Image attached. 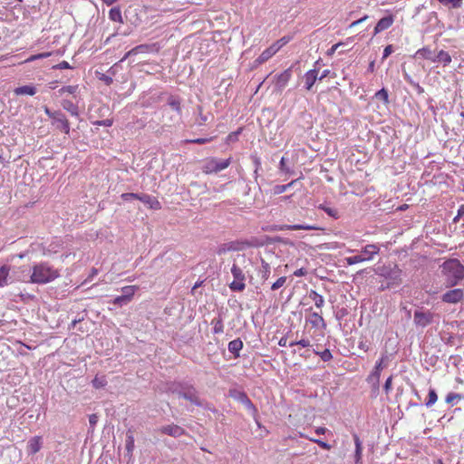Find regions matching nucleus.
I'll list each match as a JSON object with an SVG mask.
<instances>
[{"label":"nucleus","instance_id":"nucleus-11","mask_svg":"<svg viewBox=\"0 0 464 464\" xmlns=\"http://www.w3.org/2000/svg\"><path fill=\"white\" fill-rule=\"evenodd\" d=\"M464 297V292L460 288H455L447 291L441 296V301L447 304H457Z\"/></svg>","mask_w":464,"mask_h":464},{"label":"nucleus","instance_id":"nucleus-60","mask_svg":"<svg viewBox=\"0 0 464 464\" xmlns=\"http://www.w3.org/2000/svg\"><path fill=\"white\" fill-rule=\"evenodd\" d=\"M410 84H411L415 88L418 94H422L424 92V89L418 82L414 81H410Z\"/></svg>","mask_w":464,"mask_h":464},{"label":"nucleus","instance_id":"nucleus-3","mask_svg":"<svg viewBox=\"0 0 464 464\" xmlns=\"http://www.w3.org/2000/svg\"><path fill=\"white\" fill-rule=\"evenodd\" d=\"M376 274L385 279V284L382 283L380 286L381 290L389 289L394 286H398L401 284V274L402 271L397 265L382 266L377 268Z\"/></svg>","mask_w":464,"mask_h":464},{"label":"nucleus","instance_id":"nucleus-30","mask_svg":"<svg viewBox=\"0 0 464 464\" xmlns=\"http://www.w3.org/2000/svg\"><path fill=\"white\" fill-rule=\"evenodd\" d=\"M353 440H354V444H355L354 457H355L356 463H358L362 459V441H361L360 438L358 437V435L354 434Z\"/></svg>","mask_w":464,"mask_h":464},{"label":"nucleus","instance_id":"nucleus-42","mask_svg":"<svg viewBox=\"0 0 464 464\" xmlns=\"http://www.w3.org/2000/svg\"><path fill=\"white\" fill-rule=\"evenodd\" d=\"M296 180H293L291 181L290 183L288 184H285V185H276L274 187L273 190H274V194L275 195H279V194H282L284 193L285 191H286V189L290 187H292V185L295 182Z\"/></svg>","mask_w":464,"mask_h":464},{"label":"nucleus","instance_id":"nucleus-39","mask_svg":"<svg viewBox=\"0 0 464 464\" xmlns=\"http://www.w3.org/2000/svg\"><path fill=\"white\" fill-rule=\"evenodd\" d=\"M137 289V286L135 285H128V286H124L122 287L121 291H122V295L127 298L129 299L130 301H131L134 294H135V291Z\"/></svg>","mask_w":464,"mask_h":464},{"label":"nucleus","instance_id":"nucleus-28","mask_svg":"<svg viewBox=\"0 0 464 464\" xmlns=\"http://www.w3.org/2000/svg\"><path fill=\"white\" fill-rule=\"evenodd\" d=\"M419 55L424 59L430 60L431 62H433V59L435 58V56L433 55V52L428 46L419 49L416 52L414 57H417Z\"/></svg>","mask_w":464,"mask_h":464},{"label":"nucleus","instance_id":"nucleus-5","mask_svg":"<svg viewBox=\"0 0 464 464\" xmlns=\"http://www.w3.org/2000/svg\"><path fill=\"white\" fill-rule=\"evenodd\" d=\"M291 36H284L275 42L271 46L266 48L262 53L256 59L255 63L259 65L268 61L274 56L284 45L289 43Z\"/></svg>","mask_w":464,"mask_h":464},{"label":"nucleus","instance_id":"nucleus-17","mask_svg":"<svg viewBox=\"0 0 464 464\" xmlns=\"http://www.w3.org/2000/svg\"><path fill=\"white\" fill-rule=\"evenodd\" d=\"M61 105L63 110L68 111L72 116L79 117L80 111L77 104L73 103L72 101L64 99L61 102Z\"/></svg>","mask_w":464,"mask_h":464},{"label":"nucleus","instance_id":"nucleus-7","mask_svg":"<svg viewBox=\"0 0 464 464\" xmlns=\"http://www.w3.org/2000/svg\"><path fill=\"white\" fill-rule=\"evenodd\" d=\"M231 163V158L227 160H218L216 158H209L206 160L202 166V171L206 174L218 173L227 169Z\"/></svg>","mask_w":464,"mask_h":464},{"label":"nucleus","instance_id":"nucleus-29","mask_svg":"<svg viewBox=\"0 0 464 464\" xmlns=\"http://www.w3.org/2000/svg\"><path fill=\"white\" fill-rule=\"evenodd\" d=\"M308 297L314 302L317 308H321L324 304L323 295H319L316 291L311 290L308 294Z\"/></svg>","mask_w":464,"mask_h":464},{"label":"nucleus","instance_id":"nucleus-54","mask_svg":"<svg viewBox=\"0 0 464 464\" xmlns=\"http://www.w3.org/2000/svg\"><path fill=\"white\" fill-rule=\"evenodd\" d=\"M112 123H113L112 119H105L102 121H96L95 122H93V124H95V125L105 126V127H110L112 125Z\"/></svg>","mask_w":464,"mask_h":464},{"label":"nucleus","instance_id":"nucleus-64","mask_svg":"<svg viewBox=\"0 0 464 464\" xmlns=\"http://www.w3.org/2000/svg\"><path fill=\"white\" fill-rule=\"evenodd\" d=\"M367 382L372 384V392L377 393L379 392L380 381H378V382H376V384H375L374 381H367Z\"/></svg>","mask_w":464,"mask_h":464},{"label":"nucleus","instance_id":"nucleus-38","mask_svg":"<svg viewBox=\"0 0 464 464\" xmlns=\"http://www.w3.org/2000/svg\"><path fill=\"white\" fill-rule=\"evenodd\" d=\"M464 396L460 393H456V392H450L448 393V395L446 396V402L448 404H451V405H455L457 403L458 401L463 399Z\"/></svg>","mask_w":464,"mask_h":464},{"label":"nucleus","instance_id":"nucleus-46","mask_svg":"<svg viewBox=\"0 0 464 464\" xmlns=\"http://www.w3.org/2000/svg\"><path fill=\"white\" fill-rule=\"evenodd\" d=\"M286 276L279 277L271 286V290L276 291L282 287L286 282Z\"/></svg>","mask_w":464,"mask_h":464},{"label":"nucleus","instance_id":"nucleus-19","mask_svg":"<svg viewBox=\"0 0 464 464\" xmlns=\"http://www.w3.org/2000/svg\"><path fill=\"white\" fill-rule=\"evenodd\" d=\"M134 448H135V445H134L133 432L130 429H129L126 432V444H125V449L127 451L126 455L129 457V459H130L132 457Z\"/></svg>","mask_w":464,"mask_h":464},{"label":"nucleus","instance_id":"nucleus-10","mask_svg":"<svg viewBox=\"0 0 464 464\" xmlns=\"http://www.w3.org/2000/svg\"><path fill=\"white\" fill-rule=\"evenodd\" d=\"M252 244L247 241H231L220 245L217 250L218 255H223L227 251H238L244 249L246 246H251Z\"/></svg>","mask_w":464,"mask_h":464},{"label":"nucleus","instance_id":"nucleus-25","mask_svg":"<svg viewBox=\"0 0 464 464\" xmlns=\"http://www.w3.org/2000/svg\"><path fill=\"white\" fill-rule=\"evenodd\" d=\"M433 63H442L444 66H447L451 63V56L448 52L440 50L433 59Z\"/></svg>","mask_w":464,"mask_h":464},{"label":"nucleus","instance_id":"nucleus-23","mask_svg":"<svg viewBox=\"0 0 464 464\" xmlns=\"http://www.w3.org/2000/svg\"><path fill=\"white\" fill-rule=\"evenodd\" d=\"M14 93L19 95H30L33 96L36 93V88L33 85H24L17 87L14 90Z\"/></svg>","mask_w":464,"mask_h":464},{"label":"nucleus","instance_id":"nucleus-34","mask_svg":"<svg viewBox=\"0 0 464 464\" xmlns=\"http://www.w3.org/2000/svg\"><path fill=\"white\" fill-rule=\"evenodd\" d=\"M270 272H271L270 265L267 262H266L264 259H262L261 260V268L259 270L261 278L264 281H266L269 277Z\"/></svg>","mask_w":464,"mask_h":464},{"label":"nucleus","instance_id":"nucleus-6","mask_svg":"<svg viewBox=\"0 0 464 464\" xmlns=\"http://www.w3.org/2000/svg\"><path fill=\"white\" fill-rule=\"evenodd\" d=\"M379 250L380 248L376 245H366L362 248L361 254L346 257V263L351 266L366 260H371L374 255L378 254Z\"/></svg>","mask_w":464,"mask_h":464},{"label":"nucleus","instance_id":"nucleus-58","mask_svg":"<svg viewBox=\"0 0 464 464\" xmlns=\"http://www.w3.org/2000/svg\"><path fill=\"white\" fill-rule=\"evenodd\" d=\"M393 52V46L392 44L387 45L383 50L382 60L386 59Z\"/></svg>","mask_w":464,"mask_h":464},{"label":"nucleus","instance_id":"nucleus-48","mask_svg":"<svg viewBox=\"0 0 464 464\" xmlns=\"http://www.w3.org/2000/svg\"><path fill=\"white\" fill-rule=\"evenodd\" d=\"M140 196H141V194H137V193H123L121 195V198L124 201H130L132 199H139L140 200Z\"/></svg>","mask_w":464,"mask_h":464},{"label":"nucleus","instance_id":"nucleus-53","mask_svg":"<svg viewBox=\"0 0 464 464\" xmlns=\"http://www.w3.org/2000/svg\"><path fill=\"white\" fill-rule=\"evenodd\" d=\"M319 208L323 209L324 212H326L330 217L336 218L337 211L334 208L325 207L324 205H320Z\"/></svg>","mask_w":464,"mask_h":464},{"label":"nucleus","instance_id":"nucleus-57","mask_svg":"<svg viewBox=\"0 0 464 464\" xmlns=\"http://www.w3.org/2000/svg\"><path fill=\"white\" fill-rule=\"evenodd\" d=\"M60 111H51L47 106H44V112L45 114L52 119L53 121L57 116L56 113H59Z\"/></svg>","mask_w":464,"mask_h":464},{"label":"nucleus","instance_id":"nucleus-26","mask_svg":"<svg viewBox=\"0 0 464 464\" xmlns=\"http://www.w3.org/2000/svg\"><path fill=\"white\" fill-rule=\"evenodd\" d=\"M168 104L179 115H181V100L178 96L170 95L168 98Z\"/></svg>","mask_w":464,"mask_h":464},{"label":"nucleus","instance_id":"nucleus-21","mask_svg":"<svg viewBox=\"0 0 464 464\" xmlns=\"http://www.w3.org/2000/svg\"><path fill=\"white\" fill-rule=\"evenodd\" d=\"M383 359L382 358L379 362H376L373 371L367 377V381H374V382H378L380 381L381 372L383 368L382 366Z\"/></svg>","mask_w":464,"mask_h":464},{"label":"nucleus","instance_id":"nucleus-14","mask_svg":"<svg viewBox=\"0 0 464 464\" xmlns=\"http://www.w3.org/2000/svg\"><path fill=\"white\" fill-rule=\"evenodd\" d=\"M160 431L162 434H166V435H169V436H171L174 438H179V437H181L182 435L186 434V430L182 427H180L177 424L162 426L160 429Z\"/></svg>","mask_w":464,"mask_h":464},{"label":"nucleus","instance_id":"nucleus-61","mask_svg":"<svg viewBox=\"0 0 464 464\" xmlns=\"http://www.w3.org/2000/svg\"><path fill=\"white\" fill-rule=\"evenodd\" d=\"M89 422L92 428H93L98 422V416L96 414H92L89 416Z\"/></svg>","mask_w":464,"mask_h":464},{"label":"nucleus","instance_id":"nucleus-44","mask_svg":"<svg viewBox=\"0 0 464 464\" xmlns=\"http://www.w3.org/2000/svg\"><path fill=\"white\" fill-rule=\"evenodd\" d=\"M198 118L197 119V123L198 125L199 126H202L207 121H208V115H204L202 113V107L201 106H198Z\"/></svg>","mask_w":464,"mask_h":464},{"label":"nucleus","instance_id":"nucleus-40","mask_svg":"<svg viewBox=\"0 0 464 464\" xmlns=\"http://www.w3.org/2000/svg\"><path fill=\"white\" fill-rule=\"evenodd\" d=\"M374 96L376 99L383 101L385 104L390 102L388 92L385 88L379 90Z\"/></svg>","mask_w":464,"mask_h":464},{"label":"nucleus","instance_id":"nucleus-16","mask_svg":"<svg viewBox=\"0 0 464 464\" xmlns=\"http://www.w3.org/2000/svg\"><path fill=\"white\" fill-rule=\"evenodd\" d=\"M318 80V69L314 68L304 74L305 89L310 91L314 82Z\"/></svg>","mask_w":464,"mask_h":464},{"label":"nucleus","instance_id":"nucleus-51","mask_svg":"<svg viewBox=\"0 0 464 464\" xmlns=\"http://www.w3.org/2000/svg\"><path fill=\"white\" fill-rule=\"evenodd\" d=\"M98 78L108 86L113 82L112 77L109 74L102 73Z\"/></svg>","mask_w":464,"mask_h":464},{"label":"nucleus","instance_id":"nucleus-56","mask_svg":"<svg viewBox=\"0 0 464 464\" xmlns=\"http://www.w3.org/2000/svg\"><path fill=\"white\" fill-rule=\"evenodd\" d=\"M312 441L316 443L318 446H320L324 450H330L331 446L323 440H317V439H310Z\"/></svg>","mask_w":464,"mask_h":464},{"label":"nucleus","instance_id":"nucleus-63","mask_svg":"<svg viewBox=\"0 0 464 464\" xmlns=\"http://www.w3.org/2000/svg\"><path fill=\"white\" fill-rule=\"evenodd\" d=\"M307 274V271L305 268H299L294 272V276H304Z\"/></svg>","mask_w":464,"mask_h":464},{"label":"nucleus","instance_id":"nucleus-24","mask_svg":"<svg viewBox=\"0 0 464 464\" xmlns=\"http://www.w3.org/2000/svg\"><path fill=\"white\" fill-rule=\"evenodd\" d=\"M149 45L148 44H140L134 48H132L131 50H130L129 52H127L124 56L121 59L120 63L125 61L127 58L130 57L131 55H135V54H138L140 53H145L149 50Z\"/></svg>","mask_w":464,"mask_h":464},{"label":"nucleus","instance_id":"nucleus-41","mask_svg":"<svg viewBox=\"0 0 464 464\" xmlns=\"http://www.w3.org/2000/svg\"><path fill=\"white\" fill-rule=\"evenodd\" d=\"M314 353L319 355L324 362H329L333 359L332 353L329 349H324L323 352L314 350Z\"/></svg>","mask_w":464,"mask_h":464},{"label":"nucleus","instance_id":"nucleus-27","mask_svg":"<svg viewBox=\"0 0 464 464\" xmlns=\"http://www.w3.org/2000/svg\"><path fill=\"white\" fill-rule=\"evenodd\" d=\"M239 401L246 407L248 411H250L253 414L256 413L257 410L250 399L245 392H241L239 394Z\"/></svg>","mask_w":464,"mask_h":464},{"label":"nucleus","instance_id":"nucleus-49","mask_svg":"<svg viewBox=\"0 0 464 464\" xmlns=\"http://www.w3.org/2000/svg\"><path fill=\"white\" fill-rule=\"evenodd\" d=\"M214 138L213 137H210V138H198V139H195V140H186V142L188 143H195V144H205V143H208L209 141H211Z\"/></svg>","mask_w":464,"mask_h":464},{"label":"nucleus","instance_id":"nucleus-37","mask_svg":"<svg viewBox=\"0 0 464 464\" xmlns=\"http://www.w3.org/2000/svg\"><path fill=\"white\" fill-rule=\"evenodd\" d=\"M285 228L288 230H316L318 229L317 227L312 226V225H288L285 226Z\"/></svg>","mask_w":464,"mask_h":464},{"label":"nucleus","instance_id":"nucleus-13","mask_svg":"<svg viewBox=\"0 0 464 464\" xmlns=\"http://www.w3.org/2000/svg\"><path fill=\"white\" fill-rule=\"evenodd\" d=\"M292 77V66L275 76V85L277 91H283Z\"/></svg>","mask_w":464,"mask_h":464},{"label":"nucleus","instance_id":"nucleus-32","mask_svg":"<svg viewBox=\"0 0 464 464\" xmlns=\"http://www.w3.org/2000/svg\"><path fill=\"white\" fill-rule=\"evenodd\" d=\"M109 18L113 22L123 23L121 8L118 6L112 7L109 12Z\"/></svg>","mask_w":464,"mask_h":464},{"label":"nucleus","instance_id":"nucleus-22","mask_svg":"<svg viewBox=\"0 0 464 464\" xmlns=\"http://www.w3.org/2000/svg\"><path fill=\"white\" fill-rule=\"evenodd\" d=\"M243 348V342L237 338L228 343V351L234 354L235 358H238L239 352Z\"/></svg>","mask_w":464,"mask_h":464},{"label":"nucleus","instance_id":"nucleus-52","mask_svg":"<svg viewBox=\"0 0 464 464\" xmlns=\"http://www.w3.org/2000/svg\"><path fill=\"white\" fill-rule=\"evenodd\" d=\"M286 160L285 157H282L280 162H279V169L281 171H284L285 173H292L290 169L286 166Z\"/></svg>","mask_w":464,"mask_h":464},{"label":"nucleus","instance_id":"nucleus-35","mask_svg":"<svg viewBox=\"0 0 464 464\" xmlns=\"http://www.w3.org/2000/svg\"><path fill=\"white\" fill-rule=\"evenodd\" d=\"M437 401H438V394H437L435 389L430 388L429 393H428V399L425 401V406L427 408H430L431 406H433L436 403Z\"/></svg>","mask_w":464,"mask_h":464},{"label":"nucleus","instance_id":"nucleus-9","mask_svg":"<svg viewBox=\"0 0 464 464\" xmlns=\"http://www.w3.org/2000/svg\"><path fill=\"white\" fill-rule=\"evenodd\" d=\"M436 314L429 310H424L422 307L414 311L413 322L416 326L426 327L433 323Z\"/></svg>","mask_w":464,"mask_h":464},{"label":"nucleus","instance_id":"nucleus-15","mask_svg":"<svg viewBox=\"0 0 464 464\" xmlns=\"http://www.w3.org/2000/svg\"><path fill=\"white\" fill-rule=\"evenodd\" d=\"M393 22H394V17L392 14L384 16L382 19H380L374 27L373 35H376L379 33L391 27L392 25Z\"/></svg>","mask_w":464,"mask_h":464},{"label":"nucleus","instance_id":"nucleus-20","mask_svg":"<svg viewBox=\"0 0 464 464\" xmlns=\"http://www.w3.org/2000/svg\"><path fill=\"white\" fill-rule=\"evenodd\" d=\"M42 448V438L40 436L33 437L28 441V452L30 454H35L37 453Z\"/></svg>","mask_w":464,"mask_h":464},{"label":"nucleus","instance_id":"nucleus-62","mask_svg":"<svg viewBox=\"0 0 464 464\" xmlns=\"http://www.w3.org/2000/svg\"><path fill=\"white\" fill-rule=\"evenodd\" d=\"M342 45H343V43H338V44H334V45H333V46L328 50L327 54H328V55H332V54H334V52H335V51H336L340 46H342Z\"/></svg>","mask_w":464,"mask_h":464},{"label":"nucleus","instance_id":"nucleus-43","mask_svg":"<svg viewBox=\"0 0 464 464\" xmlns=\"http://www.w3.org/2000/svg\"><path fill=\"white\" fill-rule=\"evenodd\" d=\"M92 382L93 387L96 389L104 387L107 384V381H106L105 377H98V376H96L92 380Z\"/></svg>","mask_w":464,"mask_h":464},{"label":"nucleus","instance_id":"nucleus-33","mask_svg":"<svg viewBox=\"0 0 464 464\" xmlns=\"http://www.w3.org/2000/svg\"><path fill=\"white\" fill-rule=\"evenodd\" d=\"M9 266H2L0 267V287H3L8 284Z\"/></svg>","mask_w":464,"mask_h":464},{"label":"nucleus","instance_id":"nucleus-2","mask_svg":"<svg viewBox=\"0 0 464 464\" xmlns=\"http://www.w3.org/2000/svg\"><path fill=\"white\" fill-rule=\"evenodd\" d=\"M169 391L171 393L178 395L179 398L188 401L191 404L198 407H202L204 405L203 401L198 395V390L194 385L187 382H175L169 388Z\"/></svg>","mask_w":464,"mask_h":464},{"label":"nucleus","instance_id":"nucleus-1","mask_svg":"<svg viewBox=\"0 0 464 464\" xmlns=\"http://www.w3.org/2000/svg\"><path fill=\"white\" fill-rule=\"evenodd\" d=\"M445 285L453 287L464 279V266L457 258H450L440 266Z\"/></svg>","mask_w":464,"mask_h":464},{"label":"nucleus","instance_id":"nucleus-36","mask_svg":"<svg viewBox=\"0 0 464 464\" xmlns=\"http://www.w3.org/2000/svg\"><path fill=\"white\" fill-rule=\"evenodd\" d=\"M213 324V332L214 334H221L224 331L223 320L220 316L218 318H214L211 322Z\"/></svg>","mask_w":464,"mask_h":464},{"label":"nucleus","instance_id":"nucleus-18","mask_svg":"<svg viewBox=\"0 0 464 464\" xmlns=\"http://www.w3.org/2000/svg\"><path fill=\"white\" fill-rule=\"evenodd\" d=\"M140 201L148 205L151 209L158 210L161 208V204L160 203V201L156 198L151 197L150 195L141 194Z\"/></svg>","mask_w":464,"mask_h":464},{"label":"nucleus","instance_id":"nucleus-45","mask_svg":"<svg viewBox=\"0 0 464 464\" xmlns=\"http://www.w3.org/2000/svg\"><path fill=\"white\" fill-rule=\"evenodd\" d=\"M130 301L129 299H127L123 295H119L117 297H115L112 301V303L115 304V305H118V306H122L124 304H127L128 303H130Z\"/></svg>","mask_w":464,"mask_h":464},{"label":"nucleus","instance_id":"nucleus-12","mask_svg":"<svg viewBox=\"0 0 464 464\" xmlns=\"http://www.w3.org/2000/svg\"><path fill=\"white\" fill-rule=\"evenodd\" d=\"M56 115L55 119L52 121V125L55 126L57 130L64 134L69 135L71 130L69 121L61 111Z\"/></svg>","mask_w":464,"mask_h":464},{"label":"nucleus","instance_id":"nucleus-8","mask_svg":"<svg viewBox=\"0 0 464 464\" xmlns=\"http://www.w3.org/2000/svg\"><path fill=\"white\" fill-rule=\"evenodd\" d=\"M231 273L234 276V281L229 284V288L232 291L242 292L246 288V276L243 270L234 263L231 267Z\"/></svg>","mask_w":464,"mask_h":464},{"label":"nucleus","instance_id":"nucleus-47","mask_svg":"<svg viewBox=\"0 0 464 464\" xmlns=\"http://www.w3.org/2000/svg\"><path fill=\"white\" fill-rule=\"evenodd\" d=\"M77 90H78V86L77 85H68V86H63V88H61L59 90V92L61 94H63V92H68L70 94H74Z\"/></svg>","mask_w":464,"mask_h":464},{"label":"nucleus","instance_id":"nucleus-4","mask_svg":"<svg viewBox=\"0 0 464 464\" xmlns=\"http://www.w3.org/2000/svg\"><path fill=\"white\" fill-rule=\"evenodd\" d=\"M59 276V272L49 266L47 263H40L33 266V273L30 276V282L34 284L44 285L53 281Z\"/></svg>","mask_w":464,"mask_h":464},{"label":"nucleus","instance_id":"nucleus-31","mask_svg":"<svg viewBox=\"0 0 464 464\" xmlns=\"http://www.w3.org/2000/svg\"><path fill=\"white\" fill-rule=\"evenodd\" d=\"M311 317L312 318L310 320V323L312 324L313 326L318 327L321 324L323 328L326 327V324L324 322V319L318 313L314 312L311 314Z\"/></svg>","mask_w":464,"mask_h":464},{"label":"nucleus","instance_id":"nucleus-55","mask_svg":"<svg viewBox=\"0 0 464 464\" xmlns=\"http://www.w3.org/2000/svg\"><path fill=\"white\" fill-rule=\"evenodd\" d=\"M392 375H391L389 378H387V380L385 381V383L383 385V390L387 394L392 390Z\"/></svg>","mask_w":464,"mask_h":464},{"label":"nucleus","instance_id":"nucleus-59","mask_svg":"<svg viewBox=\"0 0 464 464\" xmlns=\"http://www.w3.org/2000/svg\"><path fill=\"white\" fill-rule=\"evenodd\" d=\"M72 66L66 61H63L60 63L53 66V69H70Z\"/></svg>","mask_w":464,"mask_h":464},{"label":"nucleus","instance_id":"nucleus-50","mask_svg":"<svg viewBox=\"0 0 464 464\" xmlns=\"http://www.w3.org/2000/svg\"><path fill=\"white\" fill-rule=\"evenodd\" d=\"M288 345L289 346L300 345L302 347H309L310 346V341L307 340V339H301L299 341L290 342Z\"/></svg>","mask_w":464,"mask_h":464}]
</instances>
